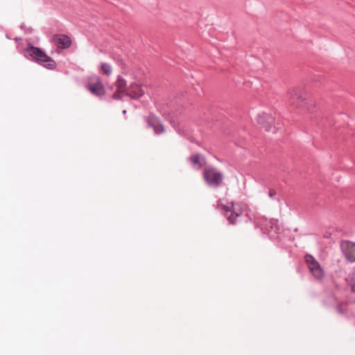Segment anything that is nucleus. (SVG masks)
Returning <instances> with one entry per match:
<instances>
[{"label":"nucleus","mask_w":355,"mask_h":355,"mask_svg":"<svg viewBox=\"0 0 355 355\" xmlns=\"http://www.w3.org/2000/svg\"><path fill=\"white\" fill-rule=\"evenodd\" d=\"M24 56L31 60H33L47 69H54L56 67L55 62L47 55L42 49L35 47L32 45L28 46L24 51Z\"/></svg>","instance_id":"nucleus-1"},{"label":"nucleus","mask_w":355,"mask_h":355,"mask_svg":"<svg viewBox=\"0 0 355 355\" xmlns=\"http://www.w3.org/2000/svg\"><path fill=\"white\" fill-rule=\"evenodd\" d=\"M203 177L207 184L213 187H219L223 180V175L213 167L205 168L203 173Z\"/></svg>","instance_id":"nucleus-2"},{"label":"nucleus","mask_w":355,"mask_h":355,"mask_svg":"<svg viewBox=\"0 0 355 355\" xmlns=\"http://www.w3.org/2000/svg\"><path fill=\"white\" fill-rule=\"evenodd\" d=\"M87 89L94 95L102 96L105 94V89L101 78L96 75L91 76L86 85Z\"/></svg>","instance_id":"nucleus-3"},{"label":"nucleus","mask_w":355,"mask_h":355,"mask_svg":"<svg viewBox=\"0 0 355 355\" xmlns=\"http://www.w3.org/2000/svg\"><path fill=\"white\" fill-rule=\"evenodd\" d=\"M127 81L121 76H118L114 84V91L112 98L114 99H121L128 96Z\"/></svg>","instance_id":"nucleus-4"},{"label":"nucleus","mask_w":355,"mask_h":355,"mask_svg":"<svg viewBox=\"0 0 355 355\" xmlns=\"http://www.w3.org/2000/svg\"><path fill=\"white\" fill-rule=\"evenodd\" d=\"M306 262L311 274L318 279L324 277V271L319 263L311 255L306 256Z\"/></svg>","instance_id":"nucleus-5"},{"label":"nucleus","mask_w":355,"mask_h":355,"mask_svg":"<svg viewBox=\"0 0 355 355\" xmlns=\"http://www.w3.org/2000/svg\"><path fill=\"white\" fill-rule=\"evenodd\" d=\"M218 207H221L225 211H231V214L228 216V219L232 223H235V218L239 217L241 214V209L239 207V205H234L230 203L229 205H223L221 202L218 204Z\"/></svg>","instance_id":"nucleus-6"},{"label":"nucleus","mask_w":355,"mask_h":355,"mask_svg":"<svg viewBox=\"0 0 355 355\" xmlns=\"http://www.w3.org/2000/svg\"><path fill=\"white\" fill-rule=\"evenodd\" d=\"M53 42L58 48L67 49L71 45L70 37L66 35H56L53 37Z\"/></svg>","instance_id":"nucleus-7"},{"label":"nucleus","mask_w":355,"mask_h":355,"mask_svg":"<svg viewBox=\"0 0 355 355\" xmlns=\"http://www.w3.org/2000/svg\"><path fill=\"white\" fill-rule=\"evenodd\" d=\"M144 94V92L139 83H130L128 88V96L132 98H138Z\"/></svg>","instance_id":"nucleus-8"},{"label":"nucleus","mask_w":355,"mask_h":355,"mask_svg":"<svg viewBox=\"0 0 355 355\" xmlns=\"http://www.w3.org/2000/svg\"><path fill=\"white\" fill-rule=\"evenodd\" d=\"M342 248L347 259L351 261H355V243L346 242L342 244Z\"/></svg>","instance_id":"nucleus-9"},{"label":"nucleus","mask_w":355,"mask_h":355,"mask_svg":"<svg viewBox=\"0 0 355 355\" xmlns=\"http://www.w3.org/2000/svg\"><path fill=\"white\" fill-rule=\"evenodd\" d=\"M258 122L266 131H270L274 123V120L272 117L268 116V114H263L259 116Z\"/></svg>","instance_id":"nucleus-10"},{"label":"nucleus","mask_w":355,"mask_h":355,"mask_svg":"<svg viewBox=\"0 0 355 355\" xmlns=\"http://www.w3.org/2000/svg\"><path fill=\"white\" fill-rule=\"evenodd\" d=\"M148 124L151 126L155 133L159 134L164 132V128L159 120L154 116H150L148 119Z\"/></svg>","instance_id":"nucleus-11"},{"label":"nucleus","mask_w":355,"mask_h":355,"mask_svg":"<svg viewBox=\"0 0 355 355\" xmlns=\"http://www.w3.org/2000/svg\"><path fill=\"white\" fill-rule=\"evenodd\" d=\"M193 168L200 169L205 163V159L200 155L196 154L189 159Z\"/></svg>","instance_id":"nucleus-12"},{"label":"nucleus","mask_w":355,"mask_h":355,"mask_svg":"<svg viewBox=\"0 0 355 355\" xmlns=\"http://www.w3.org/2000/svg\"><path fill=\"white\" fill-rule=\"evenodd\" d=\"M101 72L105 75L106 76H110L112 73V67L111 64L106 63V62H102L101 63Z\"/></svg>","instance_id":"nucleus-13"},{"label":"nucleus","mask_w":355,"mask_h":355,"mask_svg":"<svg viewBox=\"0 0 355 355\" xmlns=\"http://www.w3.org/2000/svg\"><path fill=\"white\" fill-rule=\"evenodd\" d=\"M349 284L352 289L355 291V271L353 272L352 276L349 277Z\"/></svg>","instance_id":"nucleus-14"},{"label":"nucleus","mask_w":355,"mask_h":355,"mask_svg":"<svg viewBox=\"0 0 355 355\" xmlns=\"http://www.w3.org/2000/svg\"><path fill=\"white\" fill-rule=\"evenodd\" d=\"M275 193V191H270L269 192V196L270 198H272L273 197V195Z\"/></svg>","instance_id":"nucleus-15"}]
</instances>
